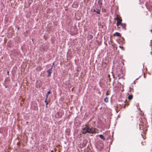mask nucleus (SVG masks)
Wrapping results in <instances>:
<instances>
[{
	"instance_id": "7ed1b4c3",
	"label": "nucleus",
	"mask_w": 152,
	"mask_h": 152,
	"mask_svg": "<svg viewBox=\"0 0 152 152\" xmlns=\"http://www.w3.org/2000/svg\"><path fill=\"white\" fill-rule=\"evenodd\" d=\"M117 21V25H118L119 24L121 23L122 20L121 17L118 16L117 15V17L115 18Z\"/></svg>"
},
{
	"instance_id": "6e6552de",
	"label": "nucleus",
	"mask_w": 152,
	"mask_h": 152,
	"mask_svg": "<svg viewBox=\"0 0 152 152\" xmlns=\"http://www.w3.org/2000/svg\"><path fill=\"white\" fill-rule=\"evenodd\" d=\"M94 12H96L97 14H100V10L98 9H96L94 10Z\"/></svg>"
},
{
	"instance_id": "39448f33",
	"label": "nucleus",
	"mask_w": 152,
	"mask_h": 152,
	"mask_svg": "<svg viewBox=\"0 0 152 152\" xmlns=\"http://www.w3.org/2000/svg\"><path fill=\"white\" fill-rule=\"evenodd\" d=\"M62 113L61 112H57L56 115V116L57 118H61L62 116Z\"/></svg>"
},
{
	"instance_id": "412c9836",
	"label": "nucleus",
	"mask_w": 152,
	"mask_h": 152,
	"mask_svg": "<svg viewBox=\"0 0 152 152\" xmlns=\"http://www.w3.org/2000/svg\"><path fill=\"white\" fill-rule=\"evenodd\" d=\"M120 77H119L118 78V79H120Z\"/></svg>"
},
{
	"instance_id": "2eb2a0df",
	"label": "nucleus",
	"mask_w": 152,
	"mask_h": 152,
	"mask_svg": "<svg viewBox=\"0 0 152 152\" xmlns=\"http://www.w3.org/2000/svg\"><path fill=\"white\" fill-rule=\"evenodd\" d=\"M50 93H51V92H50V91L47 92L46 95V97H47V98H48V95L49 94H50Z\"/></svg>"
},
{
	"instance_id": "0eeeda50",
	"label": "nucleus",
	"mask_w": 152,
	"mask_h": 152,
	"mask_svg": "<svg viewBox=\"0 0 152 152\" xmlns=\"http://www.w3.org/2000/svg\"><path fill=\"white\" fill-rule=\"evenodd\" d=\"M113 36H117V37H120L121 36V34L118 32H115V33H114L113 34Z\"/></svg>"
},
{
	"instance_id": "f8f14e48",
	"label": "nucleus",
	"mask_w": 152,
	"mask_h": 152,
	"mask_svg": "<svg viewBox=\"0 0 152 152\" xmlns=\"http://www.w3.org/2000/svg\"><path fill=\"white\" fill-rule=\"evenodd\" d=\"M133 98V95H129L128 97V99L129 100H131Z\"/></svg>"
},
{
	"instance_id": "4468645a",
	"label": "nucleus",
	"mask_w": 152,
	"mask_h": 152,
	"mask_svg": "<svg viewBox=\"0 0 152 152\" xmlns=\"http://www.w3.org/2000/svg\"><path fill=\"white\" fill-rule=\"evenodd\" d=\"M48 98H47V97H46L45 100V102L46 103V107H47V105L48 104V102L47 101Z\"/></svg>"
},
{
	"instance_id": "dca6fc26",
	"label": "nucleus",
	"mask_w": 152,
	"mask_h": 152,
	"mask_svg": "<svg viewBox=\"0 0 152 152\" xmlns=\"http://www.w3.org/2000/svg\"><path fill=\"white\" fill-rule=\"evenodd\" d=\"M37 109V104H34V107L33 109L34 110H36Z\"/></svg>"
},
{
	"instance_id": "ddd939ff",
	"label": "nucleus",
	"mask_w": 152,
	"mask_h": 152,
	"mask_svg": "<svg viewBox=\"0 0 152 152\" xmlns=\"http://www.w3.org/2000/svg\"><path fill=\"white\" fill-rule=\"evenodd\" d=\"M93 38V36L91 34L88 37V39H91Z\"/></svg>"
},
{
	"instance_id": "f257e3e1",
	"label": "nucleus",
	"mask_w": 152,
	"mask_h": 152,
	"mask_svg": "<svg viewBox=\"0 0 152 152\" xmlns=\"http://www.w3.org/2000/svg\"><path fill=\"white\" fill-rule=\"evenodd\" d=\"M94 130L93 128H90L86 125L83 129V133L86 134L88 133L89 134H93L94 133Z\"/></svg>"
},
{
	"instance_id": "423d86ee",
	"label": "nucleus",
	"mask_w": 152,
	"mask_h": 152,
	"mask_svg": "<svg viewBox=\"0 0 152 152\" xmlns=\"http://www.w3.org/2000/svg\"><path fill=\"white\" fill-rule=\"evenodd\" d=\"M52 68H53V67H52V66L51 68L50 69L48 70L47 71V72L48 73V76L49 77H50L51 76V74L52 72L51 71H52Z\"/></svg>"
},
{
	"instance_id": "9b49d317",
	"label": "nucleus",
	"mask_w": 152,
	"mask_h": 152,
	"mask_svg": "<svg viewBox=\"0 0 152 152\" xmlns=\"http://www.w3.org/2000/svg\"><path fill=\"white\" fill-rule=\"evenodd\" d=\"M99 137H100L103 140H105V139L104 136H103L102 135L100 134L99 135Z\"/></svg>"
},
{
	"instance_id": "4be33fe9",
	"label": "nucleus",
	"mask_w": 152,
	"mask_h": 152,
	"mask_svg": "<svg viewBox=\"0 0 152 152\" xmlns=\"http://www.w3.org/2000/svg\"><path fill=\"white\" fill-rule=\"evenodd\" d=\"M151 32H152V30H151Z\"/></svg>"
},
{
	"instance_id": "f03ea898",
	"label": "nucleus",
	"mask_w": 152,
	"mask_h": 152,
	"mask_svg": "<svg viewBox=\"0 0 152 152\" xmlns=\"http://www.w3.org/2000/svg\"><path fill=\"white\" fill-rule=\"evenodd\" d=\"M126 24L125 23H121L117 26L118 28H122V29L125 30L126 29Z\"/></svg>"
},
{
	"instance_id": "9d476101",
	"label": "nucleus",
	"mask_w": 152,
	"mask_h": 152,
	"mask_svg": "<svg viewBox=\"0 0 152 152\" xmlns=\"http://www.w3.org/2000/svg\"><path fill=\"white\" fill-rule=\"evenodd\" d=\"M98 3L99 5L100 6V7H101L102 4V1L101 0H99L98 1Z\"/></svg>"
},
{
	"instance_id": "f3484780",
	"label": "nucleus",
	"mask_w": 152,
	"mask_h": 152,
	"mask_svg": "<svg viewBox=\"0 0 152 152\" xmlns=\"http://www.w3.org/2000/svg\"><path fill=\"white\" fill-rule=\"evenodd\" d=\"M9 71H8L7 72V75H9Z\"/></svg>"
},
{
	"instance_id": "20e7f679",
	"label": "nucleus",
	"mask_w": 152,
	"mask_h": 152,
	"mask_svg": "<svg viewBox=\"0 0 152 152\" xmlns=\"http://www.w3.org/2000/svg\"><path fill=\"white\" fill-rule=\"evenodd\" d=\"M139 126L140 129H141L142 128V129L143 130V129L146 127V123L145 122L144 123L142 122H140L139 124Z\"/></svg>"
},
{
	"instance_id": "6ab92c4d",
	"label": "nucleus",
	"mask_w": 152,
	"mask_h": 152,
	"mask_svg": "<svg viewBox=\"0 0 152 152\" xmlns=\"http://www.w3.org/2000/svg\"><path fill=\"white\" fill-rule=\"evenodd\" d=\"M108 79H109V82L111 81V78H110V77Z\"/></svg>"
},
{
	"instance_id": "a211bd4d",
	"label": "nucleus",
	"mask_w": 152,
	"mask_h": 152,
	"mask_svg": "<svg viewBox=\"0 0 152 152\" xmlns=\"http://www.w3.org/2000/svg\"><path fill=\"white\" fill-rule=\"evenodd\" d=\"M106 95L107 96H108L109 95V94L108 93V91L106 93Z\"/></svg>"
},
{
	"instance_id": "aec40b11",
	"label": "nucleus",
	"mask_w": 152,
	"mask_h": 152,
	"mask_svg": "<svg viewBox=\"0 0 152 152\" xmlns=\"http://www.w3.org/2000/svg\"><path fill=\"white\" fill-rule=\"evenodd\" d=\"M108 78H110V76L109 75H108Z\"/></svg>"
},
{
	"instance_id": "1a4fd4ad",
	"label": "nucleus",
	"mask_w": 152,
	"mask_h": 152,
	"mask_svg": "<svg viewBox=\"0 0 152 152\" xmlns=\"http://www.w3.org/2000/svg\"><path fill=\"white\" fill-rule=\"evenodd\" d=\"M104 101L106 103H107L108 101V98L107 97H106L104 99Z\"/></svg>"
}]
</instances>
